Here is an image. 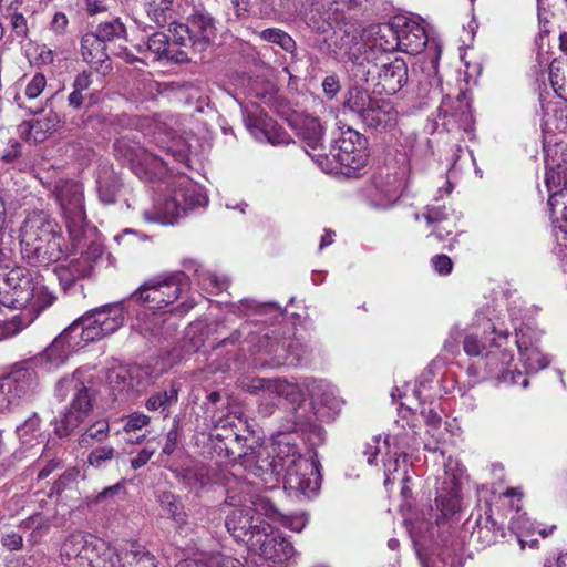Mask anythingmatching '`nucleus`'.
<instances>
[{
	"instance_id": "obj_42",
	"label": "nucleus",
	"mask_w": 567,
	"mask_h": 567,
	"mask_svg": "<svg viewBox=\"0 0 567 567\" xmlns=\"http://www.w3.org/2000/svg\"><path fill=\"white\" fill-rule=\"evenodd\" d=\"M545 184L549 196L556 192L567 188V166L547 167Z\"/></svg>"
},
{
	"instance_id": "obj_25",
	"label": "nucleus",
	"mask_w": 567,
	"mask_h": 567,
	"mask_svg": "<svg viewBox=\"0 0 567 567\" xmlns=\"http://www.w3.org/2000/svg\"><path fill=\"white\" fill-rule=\"evenodd\" d=\"M181 31L192 33L194 38V51L202 52L216 37L215 19L205 11H198L188 18L186 27Z\"/></svg>"
},
{
	"instance_id": "obj_19",
	"label": "nucleus",
	"mask_w": 567,
	"mask_h": 567,
	"mask_svg": "<svg viewBox=\"0 0 567 567\" xmlns=\"http://www.w3.org/2000/svg\"><path fill=\"white\" fill-rule=\"evenodd\" d=\"M83 329L81 318L73 321L44 350L47 360L53 364H60L66 360L70 352L86 344V337L84 336L86 331Z\"/></svg>"
},
{
	"instance_id": "obj_23",
	"label": "nucleus",
	"mask_w": 567,
	"mask_h": 567,
	"mask_svg": "<svg viewBox=\"0 0 567 567\" xmlns=\"http://www.w3.org/2000/svg\"><path fill=\"white\" fill-rule=\"evenodd\" d=\"M64 238L62 231L54 238L42 239L32 246H22V252L29 262L39 266H49L59 261L64 255Z\"/></svg>"
},
{
	"instance_id": "obj_61",
	"label": "nucleus",
	"mask_w": 567,
	"mask_h": 567,
	"mask_svg": "<svg viewBox=\"0 0 567 567\" xmlns=\"http://www.w3.org/2000/svg\"><path fill=\"white\" fill-rule=\"evenodd\" d=\"M68 24H69V20L66 18L65 13L58 11L54 13V16L51 20L50 29L55 34L62 35L65 33Z\"/></svg>"
},
{
	"instance_id": "obj_3",
	"label": "nucleus",
	"mask_w": 567,
	"mask_h": 567,
	"mask_svg": "<svg viewBox=\"0 0 567 567\" xmlns=\"http://www.w3.org/2000/svg\"><path fill=\"white\" fill-rule=\"evenodd\" d=\"M272 523L300 533L308 524V515L305 512L284 515L271 496L250 495V551L272 563L260 567H285L296 554L291 542L275 529Z\"/></svg>"
},
{
	"instance_id": "obj_60",
	"label": "nucleus",
	"mask_w": 567,
	"mask_h": 567,
	"mask_svg": "<svg viewBox=\"0 0 567 567\" xmlns=\"http://www.w3.org/2000/svg\"><path fill=\"white\" fill-rule=\"evenodd\" d=\"M432 265L435 271L441 276L450 274L453 267L452 260L446 255H436L433 257Z\"/></svg>"
},
{
	"instance_id": "obj_28",
	"label": "nucleus",
	"mask_w": 567,
	"mask_h": 567,
	"mask_svg": "<svg viewBox=\"0 0 567 567\" xmlns=\"http://www.w3.org/2000/svg\"><path fill=\"white\" fill-rule=\"evenodd\" d=\"M80 52L83 61L96 71H104L109 68V64L105 65L110 59L107 45L103 44L93 32H87L82 35Z\"/></svg>"
},
{
	"instance_id": "obj_56",
	"label": "nucleus",
	"mask_w": 567,
	"mask_h": 567,
	"mask_svg": "<svg viewBox=\"0 0 567 567\" xmlns=\"http://www.w3.org/2000/svg\"><path fill=\"white\" fill-rule=\"evenodd\" d=\"M181 27H186V24L183 23H175L173 29H169L173 32L174 37V44H178L182 47H188L190 45L194 49V38L192 33H185L179 30Z\"/></svg>"
},
{
	"instance_id": "obj_18",
	"label": "nucleus",
	"mask_w": 567,
	"mask_h": 567,
	"mask_svg": "<svg viewBox=\"0 0 567 567\" xmlns=\"http://www.w3.org/2000/svg\"><path fill=\"white\" fill-rule=\"evenodd\" d=\"M35 385V372L18 368L0 378V411L9 409L25 396Z\"/></svg>"
},
{
	"instance_id": "obj_26",
	"label": "nucleus",
	"mask_w": 567,
	"mask_h": 567,
	"mask_svg": "<svg viewBox=\"0 0 567 567\" xmlns=\"http://www.w3.org/2000/svg\"><path fill=\"white\" fill-rule=\"evenodd\" d=\"M252 113L255 111L250 109V116ZM250 135L259 142H268L271 145L289 143V135L267 114L256 115L254 121L250 118Z\"/></svg>"
},
{
	"instance_id": "obj_1",
	"label": "nucleus",
	"mask_w": 567,
	"mask_h": 567,
	"mask_svg": "<svg viewBox=\"0 0 567 567\" xmlns=\"http://www.w3.org/2000/svg\"><path fill=\"white\" fill-rule=\"evenodd\" d=\"M323 381L305 379L302 382H291L285 379L266 380L250 378V393H257L258 412L270 415L280 399L292 406L291 416L281 421L272 434L270 447L275 454L270 460L269 446L262 444L250 452V474L256 481H250V495H267L278 488L280 473L284 472L285 489L298 492L307 497L318 493L321 485L320 463L315 456H303L298 449L297 437L317 445L324 441V431L313 422L305 404L306 395L318 396Z\"/></svg>"
},
{
	"instance_id": "obj_48",
	"label": "nucleus",
	"mask_w": 567,
	"mask_h": 567,
	"mask_svg": "<svg viewBox=\"0 0 567 567\" xmlns=\"http://www.w3.org/2000/svg\"><path fill=\"white\" fill-rule=\"evenodd\" d=\"M171 48L168 35L164 32H154L148 37L146 49L154 53L158 60L165 59Z\"/></svg>"
},
{
	"instance_id": "obj_16",
	"label": "nucleus",
	"mask_w": 567,
	"mask_h": 567,
	"mask_svg": "<svg viewBox=\"0 0 567 567\" xmlns=\"http://www.w3.org/2000/svg\"><path fill=\"white\" fill-rule=\"evenodd\" d=\"M412 437L409 433L402 434L401 432L389 434L383 444H380V439L375 437L373 440V444H369L364 454L367 456V462L372 465L375 462L377 455L385 451V454L389 456L384 460V473L385 480L384 485H388L394 477L391 475L398 471L399 467V456L404 453L406 449L411 446Z\"/></svg>"
},
{
	"instance_id": "obj_47",
	"label": "nucleus",
	"mask_w": 567,
	"mask_h": 567,
	"mask_svg": "<svg viewBox=\"0 0 567 567\" xmlns=\"http://www.w3.org/2000/svg\"><path fill=\"white\" fill-rule=\"evenodd\" d=\"M120 185L113 175L101 176L97 179L99 197L104 204H114Z\"/></svg>"
},
{
	"instance_id": "obj_37",
	"label": "nucleus",
	"mask_w": 567,
	"mask_h": 567,
	"mask_svg": "<svg viewBox=\"0 0 567 567\" xmlns=\"http://www.w3.org/2000/svg\"><path fill=\"white\" fill-rule=\"evenodd\" d=\"M93 34L106 45L109 42L126 39V28L117 18L111 21L101 22Z\"/></svg>"
},
{
	"instance_id": "obj_13",
	"label": "nucleus",
	"mask_w": 567,
	"mask_h": 567,
	"mask_svg": "<svg viewBox=\"0 0 567 567\" xmlns=\"http://www.w3.org/2000/svg\"><path fill=\"white\" fill-rule=\"evenodd\" d=\"M102 245L92 241L79 258L71 259L68 264L58 266L54 271L64 292H69L73 289L78 281L90 278L93 275L95 265L102 258Z\"/></svg>"
},
{
	"instance_id": "obj_64",
	"label": "nucleus",
	"mask_w": 567,
	"mask_h": 567,
	"mask_svg": "<svg viewBox=\"0 0 567 567\" xmlns=\"http://www.w3.org/2000/svg\"><path fill=\"white\" fill-rule=\"evenodd\" d=\"M84 3L89 16H95L107 10L106 0H84Z\"/></svg>"
},
{
	"instance_id": "obj_59",
	"label": "nucleus",
	"mask_w": 567,
	"mask_h": 567,
	"mask_svg": "<svg viewBox=\"0 0 567 567\" xmlns=\"http://www.w3.org/2000/svg\"><path fill=\"white\" fill-rule=\"evenodd\" d=\"M340 89V82L336 75H328L323 79L322 90L328 99L332 100L336 97Z\"/></svg>"
},
{
	"instance_id": "obj_15",
	"label": "nucleus",
	"mask_w": 567,
	"mask_h": 567,
	"mask_svg": "<svg viewBox=\"0 0 567 567\" xmlns=\"http://www.w3.org/2000/svg\"><path fill=\"white\" fill-rule=\"evenodd\" d=\"M463 470L458 463L449 457L444 464V475L437 478L435 505L441 515H436L435 522L441 517L454 514L458 508L460 478Z\"/></svg>"
},
{
	"instance_id": "obj_33",
	"label": "nucleus",
	"mask_w": 567,
	"mask_h": 567,
	"mask_svg": "<svg viewBox=\"0 0 567 567\" xmlns=\"http://www.w3.org/2000/svg\"><path fill=\"white\" fill-rule=\"evenodd\" d=\"M60 123V116L54 112H49L41 118L23 122V125L28 127L29 138H32L34 142H42L48 133L56 130Z\"/></svg>"
},
{
	"instance_id": "obj_17",
	"label": "nucleus",
	"mask_w": 567,
	"mask_h": 567,
	"mask_svg": "<svg viewBox=\"0 0 567 567\" xmlns=\"http://www.w3.org/2000/svg\"><path fill=\"white\" fill-rule=\"evenodd\" d=\"M516 331L515 344L518 350L519 360L527 373H536L549 364V359L542 352L539 342L540 331L530 326L523 324L514 327Z\"/></svg>"
},
{
	"instance_id": "obj_46",
	"label": "nucleus",
	"mask_w": 567,
	"mask_h": 567,
	"mask_svg": "<svg viewBox=\"0 0 567 567\" xmlns=\"http://www.w3.org/2000/svg\"><path fill=\"white\" fill-rule=\"evenodd\" d=\"M159 505L163 512L172 517L177 524L185 523V514L182 512L181 504L171 492H163L158 496Z\"/></svg>"
},
{
	"instance_id": "obj_6",
	"label": "nucleus",
	"mask_w": 567,
	"mask_h": 567,
	"mask_svg": "<svg viewBox=\"0 0 567 567\" xmlns=\"http://www.w3.org/2000/svg\"><path fill=\"white\" fill-rule=\"evenodd\" d=\"M120 555L103 539L83 532L69 535L61 546V557L75 560L80 567H115Z\"/></svg>"
},
{
	"instance_id": "obj_51",
	"label": "nucleus",
	"mask_w": 567,
	"mask_h": 567,
	"mask_svg": "<svg viewBox=\"0 0 567 567\" xmlns=\"http://www.w3.org/2000/svg\"><path fill=\"white\" fill-rule=\"evenodd\" d=\"M45 84V76L42 73H37L24 90L25 97L28 100L37 99L43 92Z\"/></svg>"
},
{
	"instance_id": "obj_39",
	"label": "nucleus",
	"mask_w": 567,
	"mask_h": 567,
	"mask_svg": "<svg viewBox=\"0 0 567 567\" xmlns=\"http://www.w3.org/2000/svg\"><path fill=\"white\" fill-rule=\"evenodd\" d=\"M551 216L558 223L559 229L567 234V188L551 194L548 198Z\"/></svg>"
},
{
	"instance_id": "obj_2",
	"label": "nucleus",
	"mask_w": 567,
	"mask_h": 567,
	"mask_svg": "<svg viewBox=\"0 0 567 567\" xmlns=\"http://www.w3.org/2000/svg\"><path fill=\"white\" fill-rule=\"evenodd\" d=\"M461 338L464 352L470 357L484 358L486 373L496 379L497 384L528 386V379L520 371L509 369L514 354L508 348V329L504 322L477 315L475 323L464 333L458 327L452 328L444 348L455 352Z\"/></svg>"
},
{
	"instance_id": "obj_30",
	"label": "nucleus",
	"mask_w": 567,
	"mask_h": 567,
	"mask_svg": "<svg viewBox=\"0 0 567 567\" xmlns=\"http://www.w3.org/2000/svg\"><path fill=\"white\" fill-rule=\"evenodd\" d=\"M370 198L377 208H389L399 198V186L390 178L386 183L374 182L373 189L370 192Z\"/></svg>"
},
{
	"instance_id": "obj_55",
	"label": "nucleus",
	"mask_w": 567,
	"mask_h": 567,
	"mask_svg": "<svg viewBox=\"0 0 567 567\" xmlns=\"http://www.w3.org/2000/svg\"><path fill=\"white\" fill-rule=\"evenodd\" d=\"M11 27L17 37L25 39L29 33V28L25 17L20 12H14L11 16Z\"/></svg>"
},
{
	"instance_id": "obj_24",
	"label": "nucleus",
	"mask_w": 567,
	"mask_h": 567,
	"mask_svg": "<svg viewBox=\"0 0 567 567\" xmlns=\"http://www.w3.org/2000/svg\"><path fill=\"white\" fill-rule=\"evenodd\" d=\"M202 197L194 192L175 190L173 196L165 198L157 207L163 224H174L188 208L202 204Z\"/></svg>"
},
{
	"instance_id": "obj_36",
	"label": "nucleus",
	"mask_w": 567,
	"mask_h": 567,
	"mask_svg": "<svg viewBox=\"0 0 567 567\" xmlns=\"http://www.w3.org/2000/svg\"><path fill=\"white\" fill-rule=\"evenodd\" d=\"M522 523L528 524V533L536 532L537 529L535 523L527 517L526 513L517 512L515 516L511 518L509 528L516 535L520 548L524 549L526 546L530 548L536 547L538 539L532 538V536H525Z\"/></svg>"
},
{
	"instance_id": "obj_57",
	"label": "nucleus",
	"mask_w": 567,
	"mask_h": 567,
	"mask_svg": "<svg viewBox=\"0 0 567 567\" xmlns=\"http://www.w3.org/2000/svg\"><path fill=\"white\" fill-rule=\"evenodd\" d=\"M424 216L429 225H439L447 219V212L445 207L429 206Z\"/></svg>"
},
{
	"instance_id": "obj_12",
	"label": "nucleus",
	"mask_w": 567,
	"mask_h": 567,
	"mask_svg": "<svg viewBox=\"0 0 567 567\" xmlns=\"http://www.w3.org/2000/svg\"><path fill=\"white\" fill-rule=\"evenodd\" d=\"M81 318L86 342L100 340L117 331L124 322V307L121 302L92 309Z\"/></svg>"
},
{
	"instance_id": "obj_7",
	"label": "nucleus",
	"mask_w": 567,
	"mask_h": 567,
	"mask_svg": "<svg viewBox=\"0 0 567 567\" xmlns=\"http://www.w3.org/2000/svg\"><path fill=\"white\" fill-rule=\"evenodd\" d=\"M344 106L368 127L392 130L398 124L399 112L393 103L388 99L372 96L365 90H349Z\"/></svg>"
},
{
	"instance_id": "obj_62",
	"label": "nucleus",
	"mask_w": 567,
	"mask_h": 567,
	"mask_svg": "<svg viewBox=\"0 0 567 567\" xmlns=\"http://www.w3.org/2000/svg\"><path fill=\"white\" fill-rule=\"evenodd\" d=\"M156 449H151L148 446L142 449L135 457L131 460V466L134 470H137L142 466H144L151 457L154 455Z\"/></svg>"
},
{
	"instance_id": "obj_31",
	"label": "nucleus",
	"mask_w": 567,
	"mask_h": 567,
	"mask_svg": "<svg viewBox=\"0 0 567 567\" xmlns=\"http://www.w3.org/2000/svg\"><path fill=\"white\" fill-rule=\"evenodd\" d=\"M115 567H157L154 556L143 546L134 543L130 549L121 551L120 563Z\"/></svg>"
},
{
	"instance_id": "obj_20",
	"label": "nucleus",
	"mask_w": 567,
	"mask_h": 567,
	"mask_svg": "<svg viewBox=\"0 0 567 567\" xmlns=\"http://www.w3.org/2000/svg\"><path fill=\"white\" fill-rule=\"evenodd\" d=\"M439 114L444 118L445 126H456L465 132L472 130L473 116L470 101L463 92H460L455 97H443L439 107Z\"/></svg>"
},
{
	"instance_id": "obj_5",
	"label": "nucleus",
	"mask_w": 567,
	"mask_h": 567,
	"mask_svg": "<svg viewBox=\"0 0 567 567\" xmlns=\"http://www.w3.org/2000/svg\"><path fill=\"white\" fill-rule=\"evenodd\" d=\"M55 395L60 400L70 398L69 408L55 420L54 433L60 437H68L86 420L93 409L96 391L91 382H85L81 371L61 379L55 388Z\"/></svg>"
},
{
	"instance_id": "obj_58",
	"label": "nucleus",
	"mask_w": 567,
	"mask_h": 567,
	"mask_svg": "<svg viewBox=\"0 0 567 567\" xmlns=\"http://www.w3.org/2000/svg\"><path fill=\"white\" fill-rule=\"evenodd\" d=\"M1 544L9 550H19L23 546V538L20 534L10 532L1 535Z\"/></svg>"
},
{
	"instance_id": "obj_40",
	"label": "nucleus",
	"mask_w": 567,
	"mask_h": 567,
	"mask_svg": "<svg viewBox=\"0 0 567 567\" xmlns=\"http://www.w3.org/2000/svg\"><path fill=\"white\" fill-rule=\"evenodd\" d=\"M549 79L556 94L567 100V61L555 59L549 65Z\"/></svg>"
},
{
	"instance_id": "obj_11",
	"label": "nucleus",
	"mask_w": 567,
	"mask_h": 567,
	"mask_svg": "<svg viewBox=\"0 0 567 567\" xmlns=\"http://www.w3.org/2000/svg\"><path fill=\"white\" fill-rule=\"evenodd\" d=\"M34 292L31 272L23 267L0 271V305L10 309H21L29 303Z\"/></svg>"
},
{
	"instance_id": "obj_44",
	"label": "nucleus",
	"mask_w": 567,
	"mask_h": 567,
	"mask_svg": "<svg viewBox=\"0 0 567 567\" xmlns=\"http://www.w3.org/2000/svg\"><path fill=\"white\" fill-rule=\"evenodd\" d=\"M56 296L44 285L34 281V292L29 301L31 309L37 313L53 305Z\"/></svg>"
},
{
	"instance_id": "obj_9",
	"label": "nucleus",
	"mask_w": 567,
	"mask_h": 567,
	"mask_svg": "<svg viewBox=\"0 0 567 567\" xmlns=\"http://www.w3.org/2000/svg\"><path fill=\"white\" fill-rule=\"evenodd\" d=\"M185 284L186 276L183 272L163 279L154 278L141 285L130 296V300L150 309H162L179 298Z\"/></svg>"
},
{
	"instance_id": "obj_49",
	"label": "nucleus",
	"mask_w": 567,
	"mask_h": 567,
	"mask_svg": "<svg viewBox=\"0 0 567 567\" xmlns=\"http://www.w3.org/2000/svg\"><path fill=\"white\" fill-rule=\"evenodd\" d=\"M115 455L116 451L112 446H97L89 453L87 463L96 468H102Z\"/></svg>"
},
{
	"instance_id": "obj_41",
	"label": "nucleus",
	"mask_w": 567,
	"mask_h": 567,
	"mask_svg": "<svg viewBox=\"0 0 567 567\" xmlns=\"http://www.w3.org/2000/svg\"><path fill=\"white\" fill-rule=\"evenodd\" d=\"M178 399V389L172 385L168 390L153 393L146 401L145 406L150 411L161 410L165 412Z\"/></svg>"
},
{
	"instance_id": "obj_4",
	"label": "nucleus",
	"mask_w": 567,
	"mask_h": 567,
	"mask_svg": "<svg viewBox=\"0 0 567 567\" xmlns=\"http://www.w3.org/2000/svg\"><path fill=\"white\" fill-rule=\"evenodd\" d=\"M261 315H270L277 322L266 327V331L258 338L256 347L260 354V365L277 368L308 363L313 352L311 341L300 337L288 341L290 327L278 321L284 318L281 309L274 303L255 305L250 301V317Z\"/></svg>"
},
{
	"instance_id": "obj_50",
	"label": "nucleus",
	"mask_w": 567,
	"mask_h": 567,
	"mask_svg": "<svg viewBox=\"0 0 567 567\" xmlns=\"http://www.w3.org/2000/svg\"><path fill=\"white\" fill-rule=\"evenodd\" d=\"M110 431V426L107 421L100 420L92 424L82 435L81 442L87 443L89 439H94L96 441H103L107 437Z\"/></svg>"
},
{
	"instance_id": "obj_52",
	"label": "nucleus",
	"mask_w": 567,
	"mask_h": 567,
	"mask_svg": "<svg viewBox=\"0 0 567 567\" xmlns=\"http://www.w3.org/2000/svg\"><path fill=\"white\" fill-rule=\"evenodd\" d=\"M203 344H204V339L200 338L199 336H196V331H195L194 327H190L187 330V332L185 334V339H184L183 348L185 349V351L187 353L197 352Z\"/></svg>"
},
{
	"instance_id": "obj_21",
	"label": "nucleus",
	"mask_w": 567,
	"mask_h": 567,
	"mask_svg": "<svg viewBox=\"0 0 567 567\" xmlns=\"http://www.w3.org/2000/svg\"><path fill=\"white\" fill-rule=\"evenodd\" d=\"M61 233V227L43 212H34L29 215L21 228V245L32 246L47 238H54Z\"/></svg>"
},
{
	"instance_id": "obj_43",
	"label": "nucleus",
	"mask_w": 567,
	"mask_h": 567,
	"mask_svg": "<svg viewBox=\"0 0 567 567\" xmlns=\"http://www.w3.org/2000/svg\"><path fill=\"white\" fill-rule=\"evenodd\" d=\"M128 370V385L132 400L136 399L142 391H144L150 382L148 372L141 365L134 364L127 367Z\"/></svg>"
},
{
	"instance_id": "obj_14",
	"label": "nucleus",
	"mask_w": 567,
	"mask_h": 567,
	"mask_svg": "<svg viewBox=\"0 0 567 567\" xmlns=\"http://www.w3.org/2000/svg\"><path fill=\"white\" fill-rule=\"evenodd\" d=\"M330 152L341 166L357 171L368 162V141L355 130L347 127L334 140Z\"/></svg>"
},
{
	"instance_id": "obj_29",
	"label": "nucleus",
	"mask_w": 567,
	"mask_h": 567,
	"mask_svg": "<svg viewBox=\"0 0 567 567\" xmlns=\"http://www.w3.org/2000/svg\"><path fill=\"white\" fill-rule=\"evenodd\" d=\"M379 78L383 90L388 94H394L408 81V66L402 58H394L392 61L382 64Z\"/></svg>"
},
{
	"instance_id": "obj_35",
	"label": "nucleus",
	"mask_w": 567,
	"mask_h": 567,
	"mask_svg": "<svg viewBox=\"0 0 567 567\" xmlns=\"http://www.w3.org/2000/svg\"><path fill=\"white\" fill-rule=\"evenodd\" d=\"M107 383L115 396L122 400H132L130 391V377L127 367H118L107 372Z\"/></svg>"
},
{
	"instance_id": "obj_10",
	"label": "nucleus",
	"mask_w": 567,
	"mask_h": 567,
	"mask_svg": "<svg viewBox=\"0 0 567 567\" xmlns=\"http://www.w3.org/2000/svg\"><path fill=\"white\" fill-rule=\"evenodd\" d=\"M381 31L385 37L391 38L389 45L381 44L383 51L399 49L410 54H416L427 43L424 28L411 18L395 17L390 23L383 24Z\"/></svg>"
},
{
	"instance_id": "obj_38",
	"label": "nucleus",
	"mask_w": 567,
	"mask_h": 567,
	"mask_svg": "<svg viewBox=\"0 0 567 567\" xmlns=\"http://www.w3.org/2000/svg\"><path fill=\"white\" fill-rule=\"evenodd\" d=\"M225 525L237 542H245L248 535V514L245 508H235L227 515Z\"/></svg>"
},
{
	"instance_id": "obj_22",
	"label": "nucleus",
	"mask_w": 567,
	"mask_h": 567,
	"mask_svg": "<svg viewBox=\"0 0 567 567\" xmlns=\"http://www.w3.org/2000/svg\"><path fill=\"white\" fill-rule=\"evenodd\" d=\"M113 147L118 157L127 161L134 167L145 165L152 172H155L163 166V161L158 156L147 152L138 142L128 136L117 138Z\"/></svg>"
},
{
	"instance_id": "obj_34",
	"label": "nucleus",
	"mask_w": 567,
	"mask_h": 567,
	"mask_svg": "<svg viewBox=\"0 0 567 567\" xmlns=\"http://www.w3.org/2000/svg\"><path fill=\"white\" fill-rule=\"evenodd\" d=\"M254 65L260 71V74L256 75L254 85L250 84V91L255 96L266 99L275 92L274 70L264 62H255Z\"/></svg>"
},
{
	"instance_id": "obj_53",
	"label": "nucleus",
	"mask_w": 567,
	"mask_h": 567,
	"mask_svg": "<svg viewBox=\"0 0 567 567\" xmlns=\"http://www.w3.org/2000/svg\"><path fill=\"white\" fill-rule=\"evenodd\" d=\"M151 419L146 414L133 413L127 416L123 429L127 433L135 430H141L142 427L148 425Z\"/></svg>"
},
{
	"instance_id": "obj_45",
	"label": "nucleus",
	"mask_w": 567,
	"mask_h": 567,
	"mask_svg": "<svg viewBox=\"0 0 567 567\" xmlns=\"http://www.w3.org/2000/svg\"><path fill=\"white\" fill-rule=\"evenodd\" d=\"M257 34L261 40L277 44L287 52H291L296 48V42L293 39L280 29L269 28L258 32Z\"/></svg>"
},
{
	"instance_id": "obj_54",
	"label": "nucleus",
	"mask_w": 567,
	"mask_h": 567,
	"mask_svg": "<svg viewBox=\"0 0 567 567\" xmlns=\"http://www.w3.org/2000/svg\"><path fill=\"white\" fill-rule=\"evenodd\" d=\"M235 18H229V23H243L247 20L248 0H230Z\"/></svg>"
},
{
	"instance_id": "obj_32",
	"label": "nucleus",
	"mask_w": 567,
	"mask_h": 567,
	"mask_svg": "<svg viewBox=\"0 0 567 567\" xmlns=\"http://www.w3.org/2000/svg\"><path fill=\"white\" fill-rule=\"evenodd\" d=\"M176 0H147L144 9L147 18L156 27L163 28L173 19Z\"/></svg>"
},
{
	"instance_id": "obj_63",
	"label": "nucleus",
	"mask_w": 567,
	"mask_h": 567,
	"mask_svg": "<svg viewBox=\"0 0 567 567\" xmlns=\"http://www.w3.org/2000/svg\"><path fill=\"white\" fill-rule=\"evenodd\" d=\"M177 441H178V432H177L176 427H173L172 430L168 431V433L166 435V441L162 449V453L165 455H172L174 453V451L176 450Z\"/></svg>"
},
{
	"instance_id": "obj_8",
	"label": "nucleus",
	"mask_w": 567,
	"mask_h": 567,
	"mask_svg": "<svg viewBox=\"0 0 567 567\" xmlns=\"http://www.w3.org/2000/svg\"><path fill=\"white\" fill-rule=\"evenodd\" d=\"M55 195L69 236L76 245L82 240L87 225L83 185L74 181H60L55 186Z\"/></svg>"
},
{
	"instance_id": "obj_27",
	"label": "nucleus",
	"mask_w": 567,
	"mask_h": 567,
	"mask_svg": "<svg viewBox=\"0 0 567 567\" xmlns=\"http://www.w3.org/2000/svg\"><path fill=\"white\" fill-rule=\"evenodd\" d=\"M307 147L312 152L322 148L323 127L317 117L308 114H298L289 121Z\"/></svg>"
}]
</instances>
